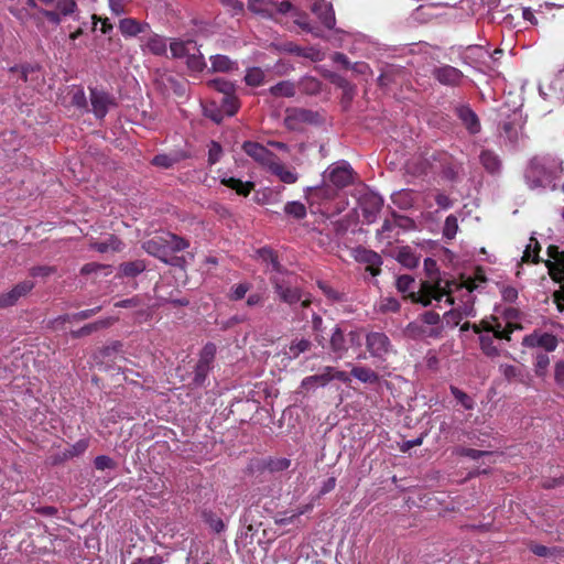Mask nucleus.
Listing matches in <instances>:
<instances>
[{
  "label": "nucleus",
  "instance_id": "nucleus-57",
  "mask_svg": "<svg viewBox=\"0 0 564 564\" xmlns=\"http://www.w3.org/2000/svg\"><path fill=\"white\" fill-rule=\"evenodd\" d=\"M54 272H55V268L48 267V265H39V267H33L30 269V275L33 278H39V276L45 278V276L53 274Z\"/></svg>",
  "mask_w": 564,
  "mask_h": 564
},
{
  "label": "nucleus",
  "instance_id": "nucleus-14",
  "mask_svg": "<svg viewBox=\"0 0 564 564\" xmlns=\"http://www.w3.org/2000/svg\"><path fill=\"white\" fill-rule=\"evenodd\" d=\"M33 288L34 283L25 280L14 285L10 291L0 294V308L14 305L21 297L30 293Z\"/></svg>",
  "mask_w": 564,
  "mask_h": 564
},
{
  "label": "nucleus",
  "instance_id": "nucleus-6",
  "mask_svg": "<svg viewBox=\"0 0 564 564\" xmlns=\"http://www.w3.org/2000/svg\"><path fill=\"white\" fill-rule=\"evenodd\" d=\"M362 345V334L360 330H350L347 334L336 326L330 335L329 347L336 358H343L348 351L349 347H360Z\"/></svg>",
  "mask_w": 564,
  "mask_h": 564
},
{
  "label": "nucleus",
  "instance_id": "nucleus-26",
  "mask_svg": "<svg viewBox=\"0 0 564 564\" xmlns=\"http://www.w3.org/2000/svg\"><path fill=\"white\" fill-rule=\"evenodd\" d=\"M479 161L488 173L497 174L501 171L502 162L494 151L482 150L479 154Z\"/></svg>",
  "mask_w": 564,
  "mask_h": 564
},
{
  "label": "nucleus",
  "instance_id": "nucleus-23",
  "mask_svg": "<svg viewBox=\"0 0 564 564\" xmlns=\"http://www.w3.org/2000/svg\"><path fill=\"white\" fill-rule=\"evenodd\" d=\"M312 348V341L304 337H295L291 343L283 348V355L290 359H296L300 355L308 351Z\"/></svg>",
  "mask_w": 564,
  "mask_h": 564
},
{
  "label": "nucleus",
  "instance_id": "nucleus-53",
  "mask_svg": "<svg viewBox=\"0 0 564 564\" xmlns=\"http://www.w3.org/2000/svg\"><path fill=\"white\" fill-rule=\"evenodd\" d=\"M223 155V149L216 141H212L208 150V163L210 165L216 164Z\"/></svg>",
  "mask_w": 564,
  "mask_h": 564
},
{
  "label": "nucleus",
  "instance_id": "nucleus-3",
  "mask_svg": "<svg viewBox=\"0 0 564 564\" xmlns=\"http://www.w3.org/2000/svg\"><path fill=\"white\" fill-rule=\"evenodd\" d=\"M444 326L438 313L426 311L415 321L409 323L404 329V335L414 340H424L429 338H440Z\"/></svg>",
  "mask_w": 564,
  "mask_h": 564
},
{
  "label": "nucleus",
  "instance_id": "nucleus-37",
  "mask_svg": "<svg viewBox=\"0 0 564 564\" xmlns=\"http://www.w3.org/2000/svg\"><path fill=\"white\" fill-rule=\"evenodd\" d=\"M164 239H166L165 245L167 256L172 252L182 251L188 247V242L185 239L170 232L164 234Z\"/></svg>",
  "mask_w": 564,
  "mask_h": 564
},
{
  "label": "nucleus",
  "instance_id": "nucleus-41",
  "mask_svg": "<svg viewBox=\"0 0 564 564\" xmlns=\"http://www.w3.org/2000/svg\"><path fill=\"white\" fill-rule=\"evenodd\" d=\"M550 366V358L544 352H538L534 355L533 370L536 377L544 378L547 373Z\"/></svg>",
  "mask_w": 564,
  "mask_h": 564
},
{
  "label": "nucleus",
  "instance_id": "nucleus-25",
  "mask_svg": "<svg viewBox=\"0 0 564 564\" xmlns=\"http://www.w3.org/2000/svg\"><path fill=\"white\" fill-rule=\"evenodd\" d=\"M268 169L273 175H275L281 182L285 184H294L299 180V175L295 170L286 167L284 164L279 162L278 158Z\"/></svg>",
  "mask_w": 564,
  "mask_h": 564
},
{
  "label": "nucleus",
  "instance_id": "nucleus-12",
  "mask_svg": "<svg viewBox=\"0 0 564 564\" xmlns=\"http://www.w3.org/2000/svg\"><path fill=\"white\" fill-rule=\"evenodd\" d=\"M242 150L247 155L252 158L257 163L264 167H269L272 162L276 159V155L269 151L264 145L252 142V141H246L242 144Z\"/></svg>",
  "mask_w": 564,
  "mask_h": 564
},
{
  "label": "nucleus",
  "instance_id": "nucleus-9",
  "mask_svg": "<svg viewBox=\"0 0 564 564\" xmlns=\"http://www.w3.org/2000/svg\"><path fill=\"white\" fill-rule=\"evenodd\" d=\"M521 344L527 348H543L545 351L552 352L557 348L558 339L550 333L534 330L533 333L525 335L522 338Z\"/></svg>",
  "mask_w": 564,
  "mask_h": 564
},
{
  "label": "nucleus",
  "instance_id": "nucleus-56",
  "mask_svg": "<svg viewBox=\"0 0 564 564\" xmlns=\"http://www.w3.org/2000/svg\"><path fill=\"white\" fill-rule=\"evenodd\" d=\"M456 453L460 456H466L471 459H479L480 457L490 454L489 452H486V451H479V449H474V448H464V447L457 448Z\"/></svg>",
  "mask_w": 564,
  "mask_h": 564
},
{
  "label": "nucleus",
  "instance_id": "nucleus-31",
  "mask_svg": "<svg viewBox=\"0 0 564 564\" xmlns=\"http://www.w3.org/2000/svg\"><path fill=\"white\" fill-rule=\"evenodd\" d=\"M248 8L253 13L264 18L274 17V2L271 0H249Z\"/></svg>",
  "mask_w": 564,
  "mask_h": 564
},
{
  "label": "nucleus",
  "instance_id": "nucleus-34",
  "mask_svg": "<svg viewBox=\"0 0 564 564\" xmlns=\"http://www.w3.org/2000/svg\"><path fill=\"white\" fill-rule=\"evenodd\" d=\"M351 376L364 383H377L379 381L378 373L372 369L364 366L352 367Z\"/></svg>",
  "mask_w": 564,
  "mask_h": 564
},
{
  "label": "nucleus",
  "instance_id": "nucleus-29",
  "mask_svg": "<svg viewBox=\"0 0 564 564\" xmlns=\"http://www.w3.org/2000/svg\"><path fill=\"white\" fill-rule=\"evenodd\" d=\"M499 322L502 323V328L506 329L507 334L510 336L516 329H520L521 326L518 323L519 319V311L513 307H508L503 311L502 317H497Z\"/></svg>",
  "mask_w": 564,
  "mask_h": 564
},
{
  "label": "nucleus",
  "instance_id": "nucleus-54",
  "mask_svg": "<svg viewBox=\"0 0 564 564\" xmlns=\"http://www.w3.org/2000/svg\"><path fill=\"white\" fill-rule=\"evenodd\" d=\"M250 290V285L248 283H239L231 288V292L229 294L230 300L238 301L245 297L247 292Z\"/></svg>",
  "mask_w": 564,
  "mask_h": 564
},
{
  "label": "nucleus",
  "instance_id": "nucleus-60",
  "mask_svg": "<svg viewBox=\"0 0 564 564\" xmlns=\"http://www.w3.org/2000/svg\"><path fill=\"white\" fill-rule=\"evenodd\" d=\"M95 467L99 470H105L108 468H112L115 466L113 460L106 455H100L95 458Z\"/></svg>",
  "mask_w": 564,
  "mask_h": 564
},
{
  "label": "nucleus",
  "instance_id": "nucleus-49",
  "mask_svg": "<svg viewBox=\"0 0 564 564\" xmlns=\"http://www.w3.org/2000/svg\"><path fill=\"white\" fill-rule=\"evenodd\" d=\"M221 108L228 116H234L238 111L239 105L234 94L223 96Z\"/></svg>",
  "mask_w": 564,
  "mask_h": 564
},
{
  "label": "nucleus",
  "instance_id": "nucleus-11",
  "mask_svg": "<svg viewBox=\"0 0 564 564\" xmlns=\"http://www.w3.org/2000/svg\"><path fill=\"white\" fill-rule=\"evenodd\" d=\"M549 258L545 261L550 275L557 282L562 283L564 291V250L560 251L556 246L547 248Z\"/></svg>",
  "mask_w": 564,
  "mask_h": 564
},
{
  "label": "nucleus",
  "instance_id": "nucleus-55",
  "mask_svg": "<svg viewBox=\"0 0 564 564\" xmlns=\"http://www.w3.org/2000/svg\"><path fill=\"white\" fill-rule=\"evenodd\" d=\"M106 325H107L106 322L91 323V324L85 325L84 327H82L80 329H78L76 332H73V336L74 337L86 336V335H89L90 333L97 330L100 327H105Z\"/></svg>",
  "mask_w": 564,
  "mask_h": 564
},
{
  "label": "nucleus",
  "instance_id": "nucleus-1",
  "mask_svg": "<svg viewBox=\"0 0 564 564\" xmlns=\"http://www.w3.org/2000/svg\"><path fill=\"white\" fill-rule=\"evenodd\" d=\"M395 286L399 292L406 293L413 301L421 303L424 306L431 305L432 301L441 302L445 297L448 304H457L456 312L459 318L475 316L473 294L476 284L471 280H466L460 284L448 281L437 282H423L420 284L419 290L415 291V280L408 274L400 275L397 279Z\"/></svg>",
  "mask_w": 564,
  "mask_h": 564
},
{
  "label": "nucleus",
  "instance_id": "nucleus-7",
  "mask_svg": "<svg viewBox=\"0 0 564 564\" xmlns=\"http://www.w3.org/2000/svg\"><path fill=\"white\" fill-rule=\"evenodd\" d=\"M323 180L336 188H344L352 184L354 170L347 161L340 160L327 167L323 174Z\"/></svg>",
  "mask_w": 564,
  "mask_h": 564
},
{
  "label": "nucleus",
  "instance_id": "nucleus-51",
  "mask_svg": "<svg viewBox=\"0 0 564 564\" xmlns=\"http://www.w3.org/2000/svg\"><path fill=\"white\" fill-rule=\"evenodd\" d=\"M204 520L209 525V528L216 533H220L225 529L224 521L217 516H215L213 512H204Z\"/></svg>",
  "mask_w": 564,
  "mask_h": 564
},
{
  "label": "nucleus",
  "instance_id": "nucleus-38",
  "mask_svg": "<svg viewBox=\"0 0 564 564\" xmlns=\"http://www.w3.org/2000/svg\"><path fill=\"white\" fill-rule=\"evenodd\" d=\"M186 64L193 72H202L206 67L204 55L200 53L197 45L195 46V51H192L186 57Z\"/></svg>",
  "mask_w": 564,
  "mask_h": 564
},
{
  "label": "nucleus",
  "instance_id": "nucleus-21",
  "mask_svg": "<svg viewBox=\"0 0 564 564\" xmlns=\"http://www.w3.org/2000/svg\"><path fill=\"white\" fill-rule=\"evenodd\" d=\"M166 239H164V234L154 236L151 239H148L143 242L142 248L150 256L156 257L161 261L165 260L167 257L166 252Z\"/></svg>",
  "mask_w": 564,
  "mask_h": 564
},
{
  "label": "nucleus",
  "instance_id": "nucleus-22",
  "mask_svg": "<svg viewBox=\"0 0 564 564\" xmlns=\"http://www.w3.org/2000/svg\"><path fill=\"white\" fill-rule=\"evenodd\" d=\"M142 48L153 55L163 56L167 52V40L156 33H151L143 40Z\"/></svg>",
  "mask_w": 564,
  "mask_h": 564
},
{
  "label": "nucleus",
  "instance_id": "nucleus-46",
  "mask_svg": "<svg viewBox=\"0 0 564 564\" xmlns=\"http://www.w3.org/2000/svg\"><path fill=\"white\" fill-rule=\"evenodd\" d=\"M208 85L213 89L221 93L224 96H228V95H231L235 93V85L225 79H220V78L213 79L208 83Z\"/></svg>",
  "mask_w": 564,
  "mask_h": 564
},
{
  "label": "nucleus",
  "instance_id": "nucleus-28",
  "mask_svg": "<svg viewBox=\"0 0 564 564\" xmlns=\"http://www.w3.org/2000/svg\"><path fill=\"white\" fill-rule=\"evenodd\" d=\"M292 18L294 23L300 26L304 32L312 34L314 37H323V31L321 28L312 24L308 21V17L306 13L299 12L297 10H294L292 12Z\"/></svg>",
  "mask_w": 564,
  "mask_h": 564
},
{
  "label": "nucleus",
  "instance_id": "nucleus-44",
  "mask_svg": "<svg viewBox=\"0 0 564 564\" xmlns=\"http://www.w3.org/2000/svg\"><path fill=\"white\" fill-rule=\"evenodd\" d=\"M264 80V72L260 67H250L247 69L245 82L249 86H260Z\"/></svg>",
  "mask_w": 564,
  "mask_h": 564
},
{
  "label": "nucleus",
  "instance_id": "nucleus-63",
  "mask_svg": "<svg viewBox=\"0 0 564 564\" xmlns=\"http://www.w3.org/2000/svg\"><path fill=\"white\" fill-rule=\"evenodd\" d=\"M232 14H239L243 11V4L238 0H219Z\"/></svg>",
  "mask_w": 564,
  "mask_h": 564
},
{
  "label": "nucleus",
  "instance_id": "nucleus-42",
  "mask_svg": "<svg viewBox=\"0 0 564 564\" xmlns=\"http://www.w3.org/2000/svg\"><path fill=\"white\" fill-rule=\"evenodd\" d=\"M284 213L300 220L306 217V207L297 200L288 202L284 206Z\"/></svg>",
  "mask_w": 564,
  "mask_h": 564
},
{
  "label": "nucleus",
  "instance_id": "nucleus-58",
  "mask_svg": "<svg viewBox=\"0 0 564 564\" xmlns=\"http://www.w3.org/2000/svg\"><path fill=\"white\" fill-rule=\"evenodd\" d=\"M152 163L155 166L169 169V167L173 166V164L175 163V160L172 156L166 155V154H158L153 158Z\"/></svg>",
  "mask_w": 564,
  "mask_h": 564
},
{
  "label": "nucleus",
  "instance_id": "nucleus-24",
  "mask_svg": "<svg viewBox=\"0 0 564 564\" xmlns=\"http://www.w3.org/2000/svg\"><path fill=\"white\" fill-rule=\"evenodd\" d=\"M119 31L124 37L137 36L150 29L145 22H139L132 18H124L119 21Z\"/></svg>",
  "mask_w": 564,
  "mask_h": 564
},
{
  "label": "nucleus",
  "instance_id": "nucleus-13",
  "mask_svg": "<svg viewBox=\"0 0 564 564\" xmlns=\"http://www.w3.org/2000/svg\"><path fill=\"white\" fill-rule=\"evenodd\" d=\"M216 354V347L214 344H207L204 346L199 360L195 367V382L203 383L208 371L210 370Z\"/></svg>",
  "mask_w": 564,
  "mask_h": 564
},
{
  "label": "nucleus",
  "instance_id": "nucleus-47",
  "mask_svg": "<svg viewBox=\"0 0 564 564\" xmlns=\"http://www.w3.org/2000/svg\"><path fill=\"white\" fill-rule=\"evenodd\" d=\"M377 310L380 313L398 312L400 310V303L394 297H383L377 304Z\"/></svg>",
  "mask_w": 564,
  "mask_h": 564
},
{
  "label": "nucleus",
  "instance_id": "nucleus-15",
  "mask_svg": "<svg viewBox=\"0 0 564 564\" xmlns=\"http://www.w3.org/2000/svg\"><path fill=\"white\" fill-rule=\"evenodd\" d=\"M432 74L440 84L445 86H458L464 78L463 73L451 65L436 67L433 69Z\"/></svg>",
  "mask_w": 564,
  "mask_h": 564
},
{
  "label": "nucleus",
  "instance_id": "nucleus-50",
  "mask_svg": "<svg viewBox=\"0 0 564 564\" xmlns=\"http://www.w3.org/2000/svg\"><path fill=\"white\" fill-rule=\"evenodd\" d=\"M458 230L457 218L454 215H449L445 219L443 235L447 239H453Z\"/></svg>",
  "mask_w": 564,
  "mask_h": 564
},
{
  "label": "nucleus",
  "instance_id": "nucleus-5",
  "mask_svg": "<svg viewBox=\"0 0 564 564\" xmlns=\"http://www.w3.org/2000/svg\"><path fill=\"white\" fill-rule=\"evenodd\" d=\"M554 169L549 159L533 158L525 170L524 177L529 187L535 189L545 187L552 181Z\"/></svg>",
  "mask_w": 564,
  "mask_h": 564
},
{
  "label": "nucleus",
  "instance_id": "nucleus-48",
  "mask_svg": "<svg viewBox=\"0 0 564 564\" xmlns=\"http://www.w3.org/2000/svg\"><path fill=\"white\" fill-rule=\"evenodd\" d=\"M451 392L454 395V398L466 409L471 410L474 409L475 402L474 400L464 391L459 390L458 388L452 386Z\"/></svg>",
  "mask_w": 564,
  "mask_h": 564
},
{
  "label": "nucleus",
  "instance_id": "nucleus-17",
  "mask_svg": "<svg viewBox=\"0 0 564 564\" xmlns=\"http://www.w3.org/2000/svg\"><path fill=\"white\" fill-rule=\"evenodd\" d=\"M455 112L469 133L476 134L480 131L479 118L469 106L459 105L456 107Z\"/></svg>",
  "mask_w": 564,
  "mask_h": 564
},
{
  "label": "nucleus",
  "instance_id": "nucleus-36",
  "mask_svg": "<svg viewBox=\"0 0 564 564\" xmlns=\"http://www.w3.org/2000/svg\"><path fill=\"white\" fill-rule=\"evenodd\" d=\"M55 8L63 18L73 17L74 20H78V7L75 0H56Z\"/></svg>",
  "mask_w": 564,
  "mask_h": 564
},
{
  "label": "nucleus",
  "instance_id": "nucleus-52",
  "mask_svg": "<svg viewBox=\"0 0 564 564\" xmlns=\"http://www.w3.org/2000/svg\"><path fill=\"white\" fill-rule=\"evenodd\" d=\"M359 259L368 263L369 267H379L382 263L381 257L377 252L365 249L359 251Z\"/></svg>",
  "mask_w": 564,
  "mask_h": 564
},
{
  "label": "nucleus",
  "instance_id": "nucleus-27",
  "mask_svg": "<svg viewBox=\"0 0 564 564\" xmlns=\"http://www.w3.org/2000/svg\"><path fill=\"white\" fill-rule=\"evenodd\" d=\"M196 42L192 40L181 41L172 40L170 42V52L173 58H185L192 51H195Z\"/></svg>",
  "mask_w": 564,
  "mask_h": 564
},
{
  "label": "nucleus",
  "instance_id": "nucleus-4",
  "mask_svg": "<svg viewBox=\"0 0 564 564\" xmlns=\"http://www.w3.org/2000/svg\"><path fill=\"white\" fill-rule=\"evenodd\" d=\"M484 330L479 335V343L482 352L488 357H497L500 355V349L496 345L497 339L510 340V336L506 329L502 328V323L498 318H492L490 322H484Z\"/></svg>",
  "mask_w": 564,
  "mask_h": 564
},
{
  "label": "nucleus",
  "instance_id": "nucleus-35",
  "mask_svg": "<svg viewBox=\"0 0 564 564\" xmlns=\"http://www.w3.org/2000/svg\"><path fill=\"white\" fill-rule=\"evenodd\" d=\"M397 260L405 268L413 269L419 264V258L410 247H401Z\"/></svg>",
  "mask_w": 564,
  "mask_h": 564
},
{
  "label": "nucleus",
  "instance_id": "nucleus-19",
  "mask_svg": "<svg viewBox=\"0 0 564 564\" xmlns=\"http://www.w3.org/2000/svg\"><path fill=\"white\" fill-rule=\"evenodd\" d=\"M329 371H332V366H325L318 373L305 377L301 381V388L306 391H313L316 388L326 387L332 381Z\"/></svg>",
  "mask_w": 564,
  "mask_h": 564
},
{
  "label": "nucleus",
  "instance_id": "nucleus-59",
  "mask_svg": "<svg viewBox=\"0 0 564 564\" xmlns=\"http://www.w3.org/2000/svg\"><path fill=\"white\" fill-rule=\"evenodd\" d=\"M89 446V441L87 438H82L77 441L68 451L70 456H78L83 454Z\"/></svg>",
  "mask_w": 564,
  "mask_h": 564
},
{
  "label": "nucleus",
  "instance_id": "nucleus-61",
  "mask_svg": "<svg viewBox=\"0 0 564 564\" xmlns=\"http://www.w3.org/2000/svg\"><path fill=\"white\" fill-rule=\"evenodd\" d=\"M554 380L557 386L564 387V360H557L554 365Z\"/></svg>",
  "mask_w": 564,
  "mask_h": 564
},
{
  "label": "nucleus",
  "instance_id": "nucleus-10",
  "mask_svg": "<svg viewBox=\"0 0 564 564\" xmlns=\"http://www.w3.org/2000/svg\"><path fill=\"white\" fill-rule=\"evenodd\" d=\"M90 104L97 119L105 118L108 111L117 105L112 95L97 88H90Z\"/></svg>",
  "mask_w": 564,
  "mask_h": 564
},
{
  "label": "nucleus",
  "instance_id": "nucleus-8",
  "mask_svg": "<svg viewBox=\"0 0 564 564\" xmlns=\"http://www.w3.org/2000/svg\"><path fill=\"white\" fill-rule=\"evenodd\" d=\"M366 347L370 356L380 361H386L388 356L394 351L390 338L383 332L368 333Z\"/></svg>",
  "mask_w": 564,
  "mask_h": 564
},
{
  "label": "nucleus",
  "instance_id": "nucleus-30",
  "mask_svg": "<svg viewBox=\"0 0 564 564\" xmlns=\"http://www.w3.org/2000/svg\"><path fill=\"white\" fill-rule=\"evenodd\" d=\"M220 183L234 191H236V193L238 195H242V196H248L250 194V192L253 189L254 187V183L253 182H242L241 180L239 178H235V177H227V176H224L220 178Z\"/></svg>",
  "mask_w": 564,
  "mask_h": 564
},
{
  "label": "nucleus",
  "instance_id": "nucleus-39",
  "mask_svg": "<svg viewBox=\"0 0 564 564\" xmlns=\"http://www.w3.org/2000/svg\"><path fill=\"white\" fill-rule=\"evenodd\" d=\"M270 94L275 97H293L295 95V86L290 80H283L278 83L276 85L270 87Z\"/></svg>",
  "mask_w": 564,
  "mask_h": 564
},
{
  "label": "nucleus",
  "instance_id": "nucleus-2",
  "mask_svg": "<svg viewBox=\"0 0 564 564\" xmlns=\"http://www.w3.org/2000/svg\"><path fill=\"white\" fill-rule=\"evenodd\" d=\"M260 257L264 261H270L275 273L270 278V281L278 294L279 299L289 305H293L301 301V305L306 307L310 305L308 300H302L300 289L294 285L293 280L295 276L290 273H283L280 270V263L276 260L272 250L262 248L259 250Z\"/></svg>",
  "mask_w": 564,
  "mask_h": 564
},
{
  "label": "nucleus",
  "instance_id": "nucleus-20",
  "mask_svg": "<svg viewBox=\"0 0 564 564\" xmlns=\"http://www.w3.org/2000/svg\"><path fill=\"white\" fill-rule=\"evenodd\" d=\"M499 372L509 382H519V383H523V384H529L530 377L523 366L502 364L499 366Z\"/></svg>",
  "mask_w": 564,
  "mask_h": 564
},
{
  "label": "nucleus",
  "instance_id": "nucleus-45",
  "mask_svg": "<svg viewBox=\"0 0 564 564\" xmlns=\"http://www.w3.org/2000/svg\"><path fill=\"white\" fill-rule=\"evenodd\" d=\"M291 466V460L289 458L280 457V458H269L264 463L265 469L270 473H278L288 469Z\"/></svg>",
  "mask_w": 564,
  "mask_h": 564
},
{
  "label": "nucleus",
  "instance_id": "nucleus-64",
  "mask_svg": "<svg viewBox=\"0 0 564 564\" xmlns=\"http://www.w3.org/2000/svg\"><path fill=\"white\" fill-rule=\"evenodd\" d=\"M503 133L506 134L510 142L514 143L518 141V129L511 122L503 123Z\"/></svg>",
  "mask_w": 564,
  "mask_h": 564
},
{
  "label": "nucleus",
  "instance_id": "nucleus-62",
  "mask_svg": "<svg viewBox=\"0 0 564 564\" xmlns=\"http://www.w3.org/2000/svg\"><path fill=\"white\" fill-rule=\"evenodd\" d=\"M72 104L78 108H85L87 105L85 93L82 88L74 90L72 96Z\"/></svg>",
  "mask_w": 564,
  "mask_h": 564
},
{
  "label": "nucleus",
  "instance_id": "nucleus-40",
  "mask_svg": "<svg viewBox=\"0 0 564 564\" xmlns=\"http://www.w3.org/2000/svg\"><path fill=\"white\" fill-rule=\"evenodd\" d=\"M147 265L143 260H135L120 264V273L124 276L133 278L145 270Z\"/></svg>",
  "mask_w": 564,
  "mask_h": 564
},
{
  "label": "nucleus",
  "instance_id": "nucleus-43",
  "mask_svg": "<svg viewBox=\"0 0 564 564\" xmlns=\"http://www.w3.org/2000/svg\"><path fill=\"white\" fill-rule=\"evenodd\" d=\"M539 251H540V245L539 241L531 237L529 240V243L525 247V250L523 252L522 260L525 262H539Z\"/></svg>",
  "mask_w": 564,
  "mask_h": 564
},
{
  "label": "nucleus",
  "instance_id": "nucleus-18",
  "mask_svg": "<svg viewBox=\"0 0 564 564\" xmlns=\"http://www.w3.org/2000/svg\"><path fill=\"white\" fill-rule=\"evenodd\" d=\"M383 206V198L378 194H368L364 197L362 215L367 223H373L381 212Z\"/></svg>",
  "mask_w": 564,
  "mask_h": 564
},
{
  "label": "nucleus",
  "instance_id": "nucleus-32",
  "mask_svg": "<svg viewBox=\"0 0 564 564\" xmlns=\"http://www.w3.org/2000/svg\"><path fill=\"white\" fill-rule=\"evenodd\" d=\"M212 69L214 72L227 73L238 68L236 62L230 59L227 55H213L210 56Z\"/></svg>",
  "mask_w": 564,
  "mask_h": 564
},
{
  "label": "nucleus",
  "instance_id": "nucleus-16",
  "mask_svg": "<svg viewBox=\"0 0 564 564\" xmlns=\"http://www.w3.org/2000/svg\"><path fill=\"white\" fill-rule=\"evenodd\" d=\"M312 12L319 19L325 28L329 30L334 29L336 19L332 3L326 0H316L312 6Z\"/></svg>",
  "mask_w": 564,
  "mask_h": 564
},
{
  "label": "nucleus",
  "instance_id": "nucleus-33",
  "mask_svg": "<svg viewBox=\"0 0 564 564\" xmlns=\"http://www.w3.org/2000/svg\"><path fill=\"white\" fill-rule=\"evenodd\" d=\"M122 242L120 239H118L115 236L108 237L104 241H95L90 245V247L101 253L108 252V251H120L122 249Z\"/></svg>",
  "mask_w": 564,
  "mask_h": 564
}]
</instances>
